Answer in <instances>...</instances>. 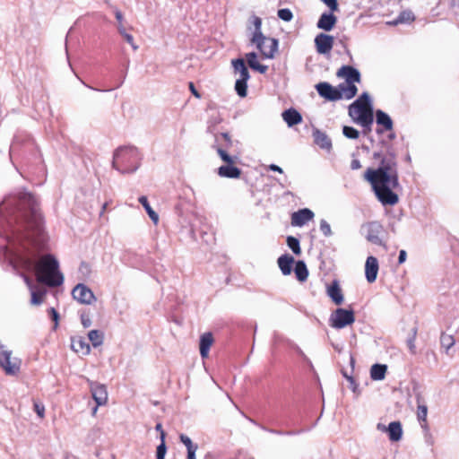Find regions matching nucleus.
Here are the masks:
<instances>
[{
    "mask_svg": "<svg viewBox=\"0 0 459 459\" xmlns=\"http://www.w3.org/2000/svg\"><path fill=\"white\" fill-rule=\"evenodd\" d=\"M416 333H417L416 329H413L412 336L407 340V346L411 354L416 353V346H415Z\"/></svg>",
    "mask_w": 459,
    "mask_h": 459,
    "instance_id": "de8ad7c7",
    "label": "nucleus"
},
{
    "mask_svg": "<svg viewBox=\"0 0 459 459\" xmlns=\"http://www.w3.org/2000/svg\"><path fill=\"white\" fill-rule=\"evenodd\" d=\"M355 321L354 313L352 310L344 308H337L334 310L329 318L330 325L335 329H342Z\"/></svg>",
    "mask_w": 459,
    "mask_h": 459,
    "instance_id": "6e6552de",
    "label": "nucleus"
},
{
    "mask_svg": "<svg viewBox=\"0 0 459 459\" xmlns=\"http://www.w3.org/2000/svg\"><path fill=\"white\" fill-rule=\"evenodd\" d=\"M235 90L238 96L246 97L247 93V82L238 79L235 83Z\"/></svg>",
    "mask_w": 459,
    "mask_h": 459,
    "instance_id": "58836bf2",
    "label": "nucleus"
},
{
    "mask_svg": "<svg viewBox=\"0 0 459 459\" xmlns=\"http://www.w3.org/2000/svg\"><path fill=\"white\" fill-rule=\"evenodd\" d=\"M73 298L82 304H91L95 296L91 289L82 283L77 284L72 290Z\"/></svg>",
    "mask_w": 459,
    "mask_h": 459,
    "instance_id": "9b49d317",
    "label": "nucleus"
},
{
    "mask_svg": "<svg viewBox=\"0 0 459 459\" xmlns=\"http://www.w3.org/2000/svg\"><path fill=\"white\" fill-rule=\"evenodd\" d=\"M388 138H389L390 140H394V139L395 138V134H394V133H391V134H388Z\"/></svg>",
    "mask_w": 459,
    "mask_h": 459,
    "instance_id": "338daca9",
    "label": "nucleus"
},
{
    "mask_svg": "<svg viewBox=\"0 0 459 459\" xmlns=\"http://www.w3.org/2000/svg\"><path fill=\"white\" fill-rule=\"evenodd\" d=\"M22 360L12 357V351L0 342V367L7 376H16L21 369Z\"/></svg>",
    "mask_w": 459,
    "mask_h": 459,
    "instance_id": "39448f33",
    "label": "nucleus"
},
{
    "mask_svg": "<svg viewBox=\"0 0 459 459\" xmlns=\"http://www.w3.org/2000/svg\"><path fill=\"white\" fill-rule=\"evenodd\" d=\"M212 343H213V336H212V333L208 332V333H204V334L201 335L199 348H200V355L203 359H205L208 357L209 351H210V348L212 345Z\"/></svg>",
    "mask_w": 459,
    "mask_h": 459,
    "instance_id": "b1692460",
    "label": "nucleus"
},
{
    "mask_svg": "<svg viewBox=\"0 0 459 459\" xmlns=\"http://www.w3.org/2000/svg\"><path fill=\"white\" fill-rule=\"evenodd\" d=\"M282 118L289 126H293L302 121V117L294 108H289L282 113Z\"/></svg>",
    "mask_w": 459,
    "mask_h": 459,
    "instance_id": "a878e982",
    "label": "nucleus"
},
{
    "mask_svg": "<svg viewBox=\"0 0 459 459\" xmlns=\"http://www.w3.org/2000/svg\"><path fill=\"white\" fill-rule=\"evenodd\" d=\"M71 346L75 352H81L83 355H87L91 351L89 343L82 337L72 339Z\"/></svg>",
    "mask_w": 459,
    "mask_h": 459,
    "instance_id": "c756f323",
    "label": "nucleus"
},
{
    "mask_svg": "<svg viewBox=\"0 0 459 459\" xmlns=\"http://www.w3.org/2000/svg\"><path fill=\"white\" fill-rule=\"evenodd\" d=\"M139 203L143 206V208L145 209L146 212L148 213L149 217L151 218V220L155 223L157 224L158 221H159V215L157 214V212H155L153 211V209L151 207L148 200H147V197L143 195V196H140L139 197Z\"/></svg>",
    "mask_w": 459,
    "mask_h": 459,
    "instance_id": "473e14b6",
    "label": "nucleus"
},
{
    "mask_svg": "<svg viewBox=\"0 0 459 459\" xmlns=\"http://www.w3.org/2000/svg\"><path fill=\"white\" fill-rule=\"evenodd\" d=\"M389 25H392V26H396L398 24H401L400 22H398V18L394 19V21H391V22H387Z\"/></svg>",
    "mask_w": 459,
    "mask_h": 459,
    "instance_id": "0e129e2a",
    "label": "nucleus"
},
{
    "mask_svg": "<svg viewBox=\"0 0 459 459\" xmlns=\"http://www.w3.org/2000/svg\"><path fill=\"white\" fill-rule=\"evenodd\" d=\"M417 419L420 423V426L425 430H429L428 422H427V415H428V407L425 404L423 398L420 394H417Z\"/></svg>",
    "mask_w": 459,
    "mask_h": 459,
    "instance_id": "aec40b11",
    "label": "nucleus"
},
{
    "mask_svg": "<svg viewBox=\"0 0 459 459\" xmlns=\"http://www.w3.org/2000/svg\"><path fill=\"white\" fill-rule=\"evenodd\" d=\"M373 158L380 160V165L377 169H368L365 178L384 205H394L399 200L398 195L392 191L399 186L395 155L391 152H387L385 155L376 152Z\"/></svg>",
    "mask_w": 459,
    "mask_h": 459,
    "instance_id": "f03ea898",
    "label": "nucleus"
},
{
    "mask_svg": "<svg viewBox=\"0 0 459 459\" xmlns=\"http://www.w3.org/2000/svg\"><path fill=\"white\" fill-rule=\"evenodd\" d=\"M252 24L254 25V31L252 33V37L251 39H254L255 40H256L258 38H260L261 36H263V32H262V20L261 18L257 17V16H252Z\"/></svg>",
    "mask_w": 459,
    "mask_h": 459,
    "instance_id": "f704fd0d",
    "label": "nucleus"
},
{
    "mask_svg": "<svg viewBox=\"0 0 459 459\" xmlns=\"http://www.w3.org/2000/svg\"><path fill=\"white\" fill-rule=\"evenodd\" d=\"M377 429L387 431L389 439L393 442L399 441L402 438L403 429L400 421H392L389 423L387 428L382 424H378Z\"/></svg>",
    "mask_w": 459,
    "mask_h": 459,
    "instance_id": "f3484780",
    "label": "nucleus"
},
{
    "mask_svg": "<svg viewBox=\"0 0 459 459\" xmlns=\"http://www.w3.org/2000/svg\"><path fill=\"white\" fill-rule=\"evenodd\" d=\"M48 315L50 316L51 319L55 322V327H56L59 318L57 311L54 307H50L48 309Z\"/></svg>",
    "mask_w": 459,
    "mask_h": 459,
    "instance_id": "3c124183",
    "label": "nucleus"
},
{
    "mask_svg": "<svg viewBox=\"0 0 459 459\" xmlns=\"http://www.w3.org/2000/svg\"><path fill=\"white\" fill-rule=\"evenodd\" d=\"M81 321H82V325H83L84 328H88L91 325V321L89 318V316H86L84 315H82Z\"/></svg>",
    "mask_w": 459,
    "mask_h": 459,
    "instance_id": "864d4df0",
    "label": "nucleus"
},
{
    "mask_svg": "<svg viewBox=\"0 0 459 459\" xmlns=\"http://www.w3.org/2000/svg\"><path fill=\"white\" fill-rule=\"evenodd\" d=\"M23 278H24V281H25L26 284L28 285V287L31 290L30 303L32 305H40L42 303V301H43V297L45 295V291L34 290L33 289V284H32L30 279L28 276H26V275H24Z\"/></svg>",
    "mask_w": 459,
    "mask_h": 459,
    "instance_id": "c85d7f7f",
    "label": "nucleus"
},
{
    "mask_svg": "<svg viewBox=\"0 0 459 459\" xmlns=\"http://www.w3.org/2000/svg\"><path fill=\"white\" fill-rule=\"evenodd\" d=\"M232 146V141L228 133H220L215 134V148L218 155L225 163H234L237 157L229 155L228 149Z\"/></svg>",
    "mask_w": 459,
    "mask_h": 459,
    "instance_id": "423d86ee",
    "label": "nucleus"
},
{
    "mask_svg": "<svg viewBox=\"0 0 459 459\" xmlns=\"http://www.w3.org/2000/svg\"><path fill=\"white\" fill-rule=\"evenodd\" d=\"M234 163H226L218 169V175L221 178H238L241 175V170L233 166Z\"/></svg>",
    "mask_w": 459,
    "mask_h": 459,
    "instance_id": "5701e85b",
    "label": "nucleus"
},
{
    "mask_svg": "<svg viewBox=\"0 0 459 459\" xmlns=\"http://www.w3.org/2000/svg\"><path fill=\"white\" fill-rule=\"evenodd\" d=\"M361 112H373L371 100L368 92H363L352 104L349 107V115L355 117Z\"/></svg>",
    "mask_w": 459,
    "mask_h": 459,
    "instance_id": "9d476101",
    "label": "nucleus"
},
{
    "mask_svg": "<svg viewBox=\"0 0 459 459\" xmlns=\"http://www.w3.org/2000/svg\"><path fill=\"white\" fill-rule=\"evenodd\" d=\"M156 430L157 431H160L161 433V431H163L162 429V425L160 423H158L155 427Z\"/></svg>",
    "mask_w": 459,
    "mask_h": 459,
    "instance_id": "69168bd1",
    "label": "nucleus"
},
{
    "mask_svg": "<svg viewBox=\"0 0 459 459\" xmlns=\"http://www.w3.org/2000/svg\"><path fill=\"white\" fill-rule=\"evenodd\" d=\"M297 279L299 281H304L307 279L308 271L306 264L303 261H298L294 269Z\"/></svg>",
    "mask_w": 459,
    "mask_h": 459,
    "instance_id": "2f4dec72",
    "label": "nucleus"
},
{
    "mask_svg": "<svg viewBox=\"0 0 459 459\" xmlns=\"http://www.w3.org/2000/svg\"><path fill=\"white\" fill-rule=\"evenodd\" d=\"M336 22V17L331 13H324L318 22L317 27L321 30L329 31L333 29Z\"/></svg>",
    "mask_w": 459,
    "mask_h": 459,
    "instance_id": "393cba45",
    "label": "nucleus"
},
{
    "mask_svg": "<svg viewBox=\"0 0 459 459\" xmlns=\"http://www.w3.org/2000/svg\"><path fill=\"white\" fill-rule=\"evenodd\" d=\"M379 265L378 261L375 256H368L366 260L365 264V275L366 279L369 283H372L376 281L377 273H378Z\"/></svg>",
    "mask_w": 459,
    "mask_h": 459,
    "instance_id": "dca6fc26",
    "label": "nucleus"
},
{
    "mask_svg": "<svg viewBox=\"0 0 459 459\" xmlns=\"http://www.w3.org/2000/svg\"><path fill=\"white\" fill-rule=\"evenodd\" d=\"M90 387L92 398L97 403V406L93 409V413H95L98 406L104 405L107 403L108 392L106 386L101 384L91 382Z\"/></svg>",
    "mask_w": 459,
    "mask_h": 459,
    "instance_id": "f8f14e48",
    "label": "nucleus"
},
{
    "mask_svg": "<svg viewBox=\"0 0 459 459\" xmlns=\"http://www.w3.org/2000/svg\"><path fill=\"white\" fill-rule=\"evenodd\" d=\"M196 450H197V448H193V449L187 450V459H196L195 458Z\"/></svg>",
    "mask_w": 459,
    "mask_h": 459,
    "instance_id": "e2e57ef3",
    "label": "nucleus"
},
{
    "mask_svg": "<svg viewBox=\"0 0 459 459\" xmlns=\"http://www.w3.org/2000/svg\"><path fill=\"white\" fill-rule=\"evenodd\" d=\"M386 370H387L386 365L374 364L370 368L371 379L376 380V381L383 380L385 377Z\"/></svg>",
    "mask_w": 459,
    "mask_h": 459,
    "instance_id": "7c9ffc66",
    "label": "nucleus"
},
{
    "mask_svg": "<svg viewBox=\"0 0 459 459\" xmlns=\"http://www.w3.org/2000/svg\"><path fill=\"white\" fill-rule=\"evenodd\" d=\"M0 213L6 219L13 238L26 239L22 250L15 254L21 266L28 271L34 270L39 282L49 287L62 285L64 276L53 255H45L37 261L39 253L46 247L47 236L36 198L27 192L12 194L1 203Z\"/></svg>",
    "mask_w": 459,
    "mask_h": 459,
    "instance_id": "f257e3e1",
    "label": "nucleus"
},
{
    "mask_svg": "<svg viewBox=\"0 0 459 459\" xmlns=\"http://www.w3.org/2000/svg\"><path fill=\"white\" fill-rule=\"evenodd\" d=\"M320 230L325 237L332 235L330 224L325 220L320 221Z\"/></svg>",
    "mask_w": 459,
    "mask_h": 459,
    "instance_id": "49530a36",
    "label": "nucleus"
},
{
    "mask_svg": "<svg viewBox=\"0 0 459 459\" xmlns=\"http://www.w3.org/2000/svg\"><path fill=\"white\" fill-rule=\"evenodd\" d=\"M268 168L272 171H275V172H279V173H282L283 172L282 169L281 167H279L278 165H275V164H271Z\"/></svg>",
    "mask_w": 459,
    "mask_h": 459,
    "instance_id": "680f3d73",
    "label": "nucleus"
},
{
    "mask_svg": "<svg viewBox=\"0 0 459 459\" xmlns=\"http://www.w3.org/2000/svg\"><path fill=\"white\" fill-rule=\"evenodd\" d=\"M406 257H407L406 251L405 250H401L399 252L398 263L399 264H403V262H405Z\"/></svg>",
    "mask_w": 459,
    "mask_h": 459,
    "instance_id": "052dcab7",
    "label": "nucleus"
},
{
    "mask_svg": "<svg viewBox=\"0 0 459 459\" xmlns=\"http://www.w3.org/2000/svg\"><path fill=\"white\" fill-rule=\"evenodd\" d=\"M340 78L345 79V83H340V88L345 93V99L351 100L356 96L358 88L355 82H360V73L351 65H342L336 73Z\"/></svg>",
    "mask_w": 459,
    "mask_h": 459,
    "instance_id": "20e7f679",
    "label": "nucleus"
},
{
    "mask_svg": "<svg viewBox=\"0 0 459 459\" xmlns=\"http://www.w3.org/2000/svg\"><path fill=\"white\" fill-rule=\"evenodd\" d=\"M164 438H165V433H164V431H161V443L157 447V451H156L157 457L165 458L167 447H166V445L164 442Z\"/></svg>",
    "mask_w": 459,
    "mask_h": 459,
    "instance_id": "37998d69",
    "label": "nucleus"
},
{
    "mask_svg": "<svg viewBox=\"0 0 459 459\" xmlns=\"http://www.w3.org/2000/svg\"><path fill=\"white\" fill-rule=\"evenodd\" d=\"M398 22L402 23H410L415 20V16L411 10H404L397 16Z\"/></svg>",
    "mask_w": 459,
    "mask_h": 459,
    "instance_id": "4c0bfd02",
    "label": "nucleus"
},
{
    "mask_svg": "<svg viewBox=\"0 0 459 459\" xmlns=\"http://www.w3.org/2000/svg\"><path fill=\"white\" fill-rule=\"evenodd\" d=\"M246 60L251 69L257 71L260 74L266 73L268 69L267 65H261L257 62V54L255 52H249L246 54Z\"/></svg>",
    "mask_w": 459,
    "mask_h": 459,
    "instance_id": "cd10ccee",
    "label": "nucleus"
},
{
    "mask_svg": "<svg viewBox=\"0 0 459 459\" xmlns=\"http://www.w3.org/2000/svg\"><path fill=\"white\" fill-rule=\"evenodd\" d=\"M440 344H441V347L445 349L446 353L448 354L449 350L455 344V339H454L453 335L442 333L440 336Z\"/></svg>",
    "mask_w": 459,
    "mask_h": 459,
    "instance_id": "c9c22d12",
    "label": "nucleus"
},
{
    "mask_svg": "<svg viewBox=\"0 0 459 459\" xmlns=\"http://www.w3.org/2000/svg\"><path fill=\"white\" fill-rule=\"evenodd\" d=\"M120 35L123 36L126 42L132 46L134 50H136L138 48V46L135 45L134 42V37L126 31L125 27L120 28Z\"/></svg>",
    "mask_w": 459,
    "mask_h": 459,
    "instance_id": "c03bdc74",
    "label": "nucleus"
},
{
    "mask_svg": "<svg viewBox=\"0 0 459 459\" xmlns=\"http://www.w3.org/2000/svg\"><path fill=\"white\" fill-rule=\"evenodd\" d=\"M115 16H116V19H117V21L118 22V24H117V30L120 33V28L124 27V24H123V20H124L123 13L119 10L116 9L115 10Z\"/></svg>",
    "mask_w": 459,
    "mask_h": 459,
    "instance_id": "8fccbe9b",
    "label": "nucleus"
},
{
    "mask_svg": "<svg viewBox=\"0 0 459 459\" xmlns=\"http://www.w3.org/2000/svg\"><path fill=\"white\" fill-rule=\"evenodd\" d=\"M189 89L195 97L197 99L201 98V94L197 91L193 82H189Z\"/></svg>",
    "mask_w": 459,
    "mask_h": 459,
    "instance_id": "bf43d9fd",
    "label": "nucleus"
},
{
    "mask_svg": "<svg viewBox=\"0 0 459 459\" xmlns=\"http://www.w3.org/2000/svg\"><path fill=\"white\" fill-rule=\"evenodd\" d=\"M384 230L382 225L377 221L369 222L367 226V235L366 238L368 241L381 246L382 239L380 235L383 233Z\"/></svg>",
    "mask_w": 459,
    "mask_h": 459,
    "instance_id": "4468645a",
    "label": "nucleus"
},
{
    "mask_svg": "<svg viewBox=\"0 0 459 459\" xmlns=\"http://www.w3.org/2000/svg\"><path fill=\"white\" fill-rule=\"evenodd\" d=\"M342 134L349 139H358L359 136V132L356 128L348 126L342 127Z\"/></svg>",
    "mask_w": 459,
    "mask_h": 459,
    "instance_id": "ea45409f",
    "label": "nucleus"
},
{
    "mask_svg": "<svg viewBox=\"0 0 459 459\" xmlns=\"http://www.w3.org/2000/svg\"><path fill=\"white\" fill-rule=\"evenodd\" d=\"M142 155L134 146H123L116 150L112 166L119 172L134 173L141 165Z\"/></svg>",
    "mask_w": 459,
    "mask_h": 459,
    "instance_id": "7ed1b4c3",
    "label": "nucleus"
},
{
    "mask_svg": "<svg viewBox=\"0 0 459 459\" xmlns=\"http://www.w3.org/2000/svg\"><path fill=\"white\" fill-rule=\"evenodd\" d=\"M343 377L347 379V377H350L346 372H342Z\"/></svg>",
    "mask_w": 459,
    "mask_h": 459,
    "instance_id": "774afa93",
    "label": "nucleus"
},
{
    "mask_svg": "<svg viewBox=\"0 0 459 459\" xmlns=\"http://www.w3.org/2000/svg\"><path fill=\"white\" fill-rule=\"evenodd\" d=\"M315 46L317 53L328 54L333 47V37L328 34L320 33L315 38Z\"/></svg>",
    "mask_w": 459,
    "mask_h": 459,
    "instance_id": "ddd939ff",
    "label": "nucleus"
},
{
    "mask_svg": "<svg viewBox=\"0 0 459 459\" xmlns=\"http://www.w3.org/2000/svg\"><path fill=\"white\" fill-rule=\"evenodd\" d=\"M326 292L334 304L341 305L343 302L344 298L339 282L336 280L333 281L327 287Z\"/></svg>",
    "mask_w": 459,
    "mask_h": 459,
    "instance_id": "412c9836",
    "label": "nucleus"
},
{
    "mask_svg": "<svg viewBox=\"0 0 459 459\" xmlns=\"http://www.w3.org/2000/svg\"><path fill=\"white\" fill-rule=\"evenodd\" d=\"M88 338L93 347H99L103 343V333L99 330H91L88 333Z\"/></svg>",
    "mask_w": 459,
    "mask_h": 459,
    "instance_id": "72a5a7b5",
    "label": "nucleus"
},
{
    "mask_svg": "<svg viewBox=\"0 0 459 459\" xmlns=\"http://www.w3.org/2000/svg\"><path fill=\"white\" fill-rule=\"evenodd\" d=\"M376 121L378 126H382L383 128H377L376 132L378 134H383L385 131H391L393 129V121L388 114L384 112L383 110L376 111Z\"/></svg>",
    "mask_w": 459,
    "mask_h": 459,
    "instance_id": "6ab92c4d",
    "label": "nucleus"
},
{
    "mask_svg": "<svg viewBox=\"0 0 459 459\" xmlns=\"http://www.w3.org/2000/svg\"><path fill=\"white\" fill-rule=\"evenodd\" d=\"M314 218V212L307 208L300 209L291 215V224L298 227H302L307 222Z\"/></svg>",
    "mask_w": 459,
    "mask_h": 459,
    "instance_id": "2eb2a0df",
    "label": "nucleus"
},
{
    "mask_svg": "<svg viewBox=\"0 0 459 459\" xmlns=\"http://www.w3.org/2000/svg\"><path fill=\"white\" fill-rule=\"evenodd\" d=\"M269 432L277 434V435H287V436H292L297 435L302 432V430H297V431H281V430H275V429H268Z\"/></svg>",
    "mask_w": 459,
    "mask_h": 459,
    "instance_id": "09e8293b",
    "label": "nucleus"
},
{
    "mask_svg": "<svg viewBox=\"0 0 459 459\" xmlns=\"http://www.w3.org/2000/svg\"><path fill=\"white\" fill-rule=\"evenodd\" d=\"M249 78H250V74H249V72H248L247 68L245 71H243L242 73L239 74V78L238 79H240L242 81H247V82L249 80Z\"/></svg>",
    "mask_w": 459,
    "mask_h": 459,
    "instance_id": "13d9d810",
    "label": "nucleus"
},
{
    "mask_svg": "<svg viewBox=\"0 0 459 459\" xmlns=\"http://www.w3.org/2000/svg\"><path fill=\"white\" fill-rule=\"evenodd\" d=\"M352 119L363 127L362 133L364 135H368L371 132V126L374 121L373 112H361L359 115H355Z\"/></svg>",
    "mask_w": 459,
    "mask_h": 459,
    "instance_id": "a211bd4d",
    "label": "nucleus"
},
{
    "mask_svg": "<svg viewBox=\"0 0 459 459\" xmlns=\"http://www.w3.org/2000/svg\"><path fill=\"white\" fill-rule=\"evenodd\" d=\"M347 380L350 382V387L355 393L358 388V385L356 384L354 378L352 377H347Z\"/></svg>",
    "mask_w": 459,
    "mask_h": 459,
    "instance_id": "4d7b16f0",
    "label": "nucleus"
},
{
    "mask_svg": "<svg viewBox=\"0 0 459 459\" xmlns=\"http://www.w3.org/2000/svg\"><path fill=\"white\" fill-rule=\"evenodd\" d=\"M361 168L360 161L358 159H353L351 162V169L355 170Z\"/></svg>",
    "mask_w": 459,
    "mask_h": 459,
    "instance_id": "6e6d98bb",
    "label": "nucleus"
},
{
    "mask_svg": "<svg viewBox=\"0 0 459 459\" xmlns=\"http://www.w3.org/2000/svg\"><path fill=\"white\" fill-rule=\"evenodd\" d=\"M326 5H328L333 11L337 9L336 0H322Z\"/></svg>",
    "mask_w": 459,
    "mask_h": 459,
    "instance_id": "5fc2aeb1",
    "label": "nucleus"
},
{
    "mask_svg": "<svg viewBox=\"0 0 459 459\" xmlns=\"http://www.w3.org/2000/svg\"><path fill=\"white\" fill-rule=\"evenodd\" d=\"M34 411H36V413L38 414V416L39 418L44 417L45 408L43 405L39 404V403H34Z\"/></svg>",
    "mask_w": 459,
    "mask_h": 459,
    "instance_id": "603ef678",
    "label": "nucleus"
},
{
    "mask_svg": "<svg viewBox=\"0 0 459 459\" xmlns=\"http://www.w3.org/2000/svg\"><path fill=\"white\" fill-rule=\"evenodd\" d=\"M277 14L278 17L284 22H290L293 18L292 12L288 8L279 9Z\"/></svg>",
    "mask_w": 459,
    "mask_h": 459,
    "instance_id": "79ce46f5",
    "label": "nucleus"
},
{
    "mask_svg": "<svg viewBox=\"0 0 459 459\" xmlns=\"http://www.w3.org/2000/svg\"><path fill=\"white\" fill-rule=\"evenodd\" d=\"M179 439L186 446L187 450L193 449V448H198V446L196 444H194L192 442L191 438L185 434H180Z\"/></svg>",
    "mask_w": 459,
    "mask_h": 459,
    "instance_id": "a18cd8bd",
    "label": "nucleus"
},
{
    "mask_svg": "<svg viewBox=\"0 0 459 459\" xmlns=\"http://www.w3.org/2000/svg\"><path fill=\"white\" fill-rule=\"evenodd\" d=\"M286 241H287L288 247L292 250V252L295 255H300L301 249H300L299 240L297 238L289 236L287 238Z\"/></svg>",
    "mask_w": 459,
    "mask_h": 459,
    "instance_id": "e433bc0d",
    "label": "nucleus"
},
{
    "mask_svg": "<svg viewBox=\"0 0 459 459\" xmlns=\"http://www.w3.org/2000/svg\"><path fill=\"white\" fill-rule=\"evenodd\" d=\"M250 41L252 44L255 45L262 57L265 59L273 58L275 52L278 50V40L273 38H268L263 35L256 40L250 39Z\"/></svg>",
    "mask_w": 459,
    "mask_h": 459,
    "instance_id": "0eeeda50",
    "label": "nucleus"
},
{
    "mask_svg": "<svg viewBox=\"0 0 459 459\" xmlns=\"http://www.w3.org/2000/svg\"><path fill=\"white\" fill-rule=\"evenodd\" d=\"M314 142L320 148L330 151L332 149V141L329 136L321 130L315 128L313 130Z\"/></svg>",
    "mask_w": 459,
    "mask_h": 459,
    "instance_id": "4be33fe9",
    "label": "nucleus"
},
{
    "mask_svg": "<svg viewBox=\"0 0 459 459\" xmlns=\"http://www.w3.org/2000/svg\"><path fill=\"white\" fill-rule=\"evenodd\" d=\"M231 64L235 74H240L247 69L245 61L242 58L233 59Z\"/></svg>",
    "mask_w": 459,
    "mask_h": 459,
    "instance_id": "a19ab883",
    "label": "nucleus"
},
{
    "mask_svg": "<svg viewBox=\"0 0 459 459\" xmlns=\"http://www.w3.org/2000/svg\"><path fill=\"white\" fill-rule=\"evenodd\" d=\"M277 263L282 274L289 275L291 273L294 258L290 255L285 254L278 258Z\"/></svg>",
    "mask_w": 459,
    "mask_h": 459,
    "instance_id": "bb28decb",
    "label": "nucleus"
},
{
    "mask_svg": "<svg viewBox=\"0 0 459 459\" xmlns=\"http://www.w3.org/2000/svg\"><path fill=\"white\" fill-rule=\"evenodd\" d=\"M315 88L319 96L326 100L337 101L343 98L345 99V93L340 88V84L334 87L329 82H322L316 84Z\"/></svg>",
    "mask_w": 459,
    "mask_h": 459,
    "instance_id": "1a4fd4ad",
    "label": "nucleus"
}]
</instances>
